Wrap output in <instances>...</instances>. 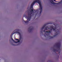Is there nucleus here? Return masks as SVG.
I'll use <instances>...</instances> for the list:
<instances>
[{"instance_id": "obj_12", "label": "nucleus", "mask_w": 62, "mask_h": 62, "mask_svg": "<svg viewBox=\"0 0 62 62\" xmlns=\"http://www.w3.org/2000/svg\"><path fill=\"white\" fill-rule=\"evenodd\" d=\"M60 3V2H59V3Z\"/></svg>"}, {"instance_id": "obj_9", "label": "nucleus", "mask_w": 62, "mask_h": 62, "mask_svg": "<svg viewBox=\"0 0 62 62\" xmlns=\"http://www.w3.org/2000/svg\"><path fill=\"white\" fill-rule=\"evenodd\" d=\"M11 45H13V44H11Z\"/></svg>"}, {"instance_id": "obj_6", "label": "nucleus", "mask_w": 62, "mask_h": 62, "mask_svg": "<svg viewBox=\"0 0 62 62\" xmlns=\"http://www.w3.org/2000/svg\"><path fill=\"white\" fill-rule=\"evenodd\" d=\"M11 39L12 40H13V41L14 42H15V43H18V42H20V40H18V41L17 42H16L15 41H14V40H13V39H12V38H11Z\"/></svg>"}, {"instance_id": "obj_8", "label": "nucleus", "mask_w": 62, "mask_h": 62, "mask_svg": "<svg viewBox=\"0 0 62 62\" xmlns=\"http://www.w3.org/2000/svg\"><path fill=\"white\" fill-rule=\"evenodd\" d=\"M16 39L17 40H18V39Z\"/></svg>"}, {"instance_id": "obj_10", "label": "nucleus", "mask_w": 62, "mask_h": 62, "mask_svg": "<svg viewBox=\"0 0 62 62\" xmlns=\"http://www.w3.org/2000/svg\"><path fill=\"white\" fill-rule=\"evenodd\" d=\"M37 14H38V13H37V14H36L35 15H36Z\"/></svg>"}, {"instance_id": "obj_11", "label": "nucleus", "mask_w": 62, "mask_h": 62, "mask_svg": "<svg viewBox=\"0 0 62 62\" xmlns=\"http://www.w3.org/2000/svg\"><path fill=\"white\" fill-rule=\"evenodd\" d=\"M54 1H55V0H54Z\"/></svg>"}, {"instance_id": "obj_7", "label": "nucleus", "mask_w": 62, "mask_h": 62, "mask_svg": "<svg viewBox=\"0 0 62 62\" xmlns=\"http://www.w3.org/2000/svg\"><path fill=\"white\" fill-rule=\"evenodd\" d=\"M54 51L55 53V52H58V50L56 49H54Z\"/></svg>"}, {"instance_id": "obj_1", "label": "nucleus", "mask_w": 62, "mask_h": 62, "mask_svg": "<svg viewBox=\"0 0 62 62\" xmlns=\"http://www.w3.org/2000/svg\"><path fill=\"white\" fill-rule=\"evenodd\" d=\"M46 24H45L41 29V34L43 35V32H46L44 36L46 38V39H53L54 37H55L56 35H57L59 33V30L57 29L59 26L57 25H55V28H54L53 26H50V28L47 26L44 28L46 26Z\"/></svg>"}, {"instance_id": "obj_4", "label": "nucleus", "mask_w": 62, "mask_h": 62, "mask_svg": "<svg viewBox=\"0 0 62 62\" xmlns=\"http://www.w3.org/2000/svg\"><path fill=\"white\" fill-rule=\"evenodd\" d=\"M54 47H56L57 49H58L59 50H60L61 47V43L59 42L55 43L54 45Z\"/></svg>"}, {"instance_id": "obj_2", "label": "nucleus", "mask_w": 62, "mask_h": 62, "mask_svg": "<svg viewBox=\"0 0 62 62\" xmlns=\"http://www.w3.org/2000/svg\"><path fill=\"white\" fill-rule=\"evenodd\" d=\"M37 2L39 4L40 7L39 8V12L40 14H41V13L42 12V7L41 5V1L39 0H36L34 1L31 4V8L32 9L30 8V11L28 12V16H26L25 18H27V21H24L25 23L27 24L29 21H30V19L31 18V16H33L37 12V11H36L35 10L33 9V5H34L35 3Z\"/></svg>"}, {"instance_id": "obj_3", "label": "nucleus", "mask_w": 62, "mask_h": 62, "mask_svg": "<svg viewBox=\"0 0 62 62\" xmlns=\"http://www.w3.org/2000/svg\"><path fill=\"white\" fill-rule=\"evenodd\" d=\"M20 31V30H16L14 31V33H12V35H13L14 34H15V33H16L17 34V33H18V34L20 36V38H19V39L20 40H21V39H22V36H21V33H20V32H18L17 31Z\"/></svg>"}, {"instance_id": "obj_5", "label": "nucleus", "mask_w": 62, "mask_h": 62, "mask_svg": "<svg viewBox=\"0 0 62 62\" xmlns=\"http://www.w3.org/2000/svg\"><path fill=\"white\" fill-rule=\"evenodd\" d=\"M33 30V27H30L29 28L28 30L29 32H31Z\"/></svg>"}]
</instances>
